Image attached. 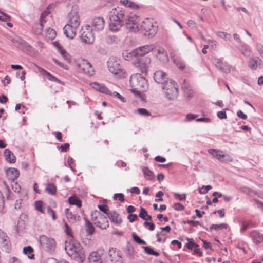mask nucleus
Instances as JSON below:
<instances>
[{
  "instance_id": "obj_1",
  "label": "nucleus",
  "mask_w": 263,
  "mask_h": 263,
  "mask_svg": "<svg viewBox=\"0 0 263 263\" xmlns=\"http://www.w3.org/2000/svg\"><path fill=\"white\" fill-rule=\"evenodd\" d=\"M65 249L67 254L72 259L79 263L84 262L85 255L84 250L80 243L74 240L66 242Z\"/></svg>"
},
{
  "instance_id": "obj_2",
  "label": "nucleus",
  "mask_w": 263,
  "mask_h": 263,
  "mask_svg": "<svg viewBox=\"0 0 263 263\" xmlns=\"http://www.w3.org/2000/svg\"><path fill=\"white\" fill-rule=\"evenodd\" d=\"M109 27L111 31L119 30L124 24L125 14L122 11L112 9L109 13Z\"/></svg>"
},
{
  "instance_id": "obj_3",
  "label": "nucleus",
  "mask_w": 263,
  "mask_h": 263,
  "mask_svg": "<svg viewBox=\"0 0 263 263\" xmlns=\"http://www.w3.org/2000/svg\"><path fill=\"white\" fill-rule=\"evenodd\" d=\"M162 88L165 91L166 96L170 100H174L178 96L177 84L172 80L170 79L168 82L164 83Z\"/></svg>"
},
{
  "instance_id": "obj_4",
  "label": "nucleus",
  "mask_w": 263,
  "mask_h": 263,
  "mask_svg": "<svg viewBox=\"0 0 263 263\" xmlns=\"http://www.w3.org/2000/svg\"><path fill=\"white\" fill-rule=\"evenodd\" d=\"M141 28L142 31H145L144 34L149 38L154 37L157 31V26H154L152 21L148 18L142 22Z\"/></svg>"
},
{
  "instance_id": "obj_5",
  "label": "nucleus",
  "mask_w": 263,
  "mask_h": 263,
  "mask_svg": "<svg viewBox=\"0 0 263 263\" xmlns=\"http://www.w3.org/2000/svg\"><path fill=\"white\" fill-rule=\"evenodd\" d=\"M130 82L137 87V89H140L141 91H145L148 87L147 80L141 74H136L132 76L130 79Z\"/></svg>"
},
{
  "instance_id": "obj_6",
  "label": "nucleus",
  "mask_w": 263,
  "mask_h": 263,
  "mask_svg": "<svg viewBox=\"0 0 263 263\" xmlns=\"http://www.w3.org/2000/svg\"><path fill=\"white\" fill-rule=\"evenodd\" d=\"M39 241L41 247L45 251L49 252L54 251L56 245L54 239L43 235L40 236Z\"/></svg>"
},
{
  "instance_id": "obj_7",
  "label": "nucleus",
  "mask_w": 263,
  "mask_h": 263,
  "mask_svg": "<svg viewBox=\"0 0 263 263\" xmlns=\"http://www.w3.org/2000/svg\"><path fill=\"white\" fill-rule=\"evenodd\" d=\"M155 49V45L153 44L146 45L134 49L131 52L129 53V54L130 55V57L138 56L140 57H144V55L145 54L153 51Z\"/></svg>"
},
{
  "instance_id": "obj_8",
  "label": "nucleus",
  "mask_w": 263,
  "mask_h": 263,
  "mask_svg": "<svg viewBox=\"0 0 263 263\" xmlns=\"http://www.w3.org/2000/svg\"><path fill=\"white\" fill-rule=\"evenodd\" d=\"M151 63V59L148 57H140L134 64L139 70L143 73H146L148 71V66Z\"/></svg>"
},
{
  "instance_id": "obj_9",
  "label": "nucleus",
  "mask_w": 263,
  "mask_h": 263,
  "mask_svg": "<svg viewBox=\"0 0 263 263\" xmlns=\"http://www.w3.org/2000/svg\"><path fill=\"white\" fill-rule=\"evenodd\" d=\"M92 28L89 25H86L85 30H83L80 35L83 42L86 44H92L95 37L92 33Z\"/></svg>"
},
{
  "instance_id": "obj_10",
  "label": "nucleus",
  "mask_w": 263,
  "mask_h": 263,
  "mask_svg": "<svg viewBox=\"0 0 263 263\" xmlns=\"http://www.w3.org/2000/svg\"><path fill=\"white\" fill-rule=\"evenodd\" d=\"M68 17L69 22L67 25L77 28L80 25V17L77 6L72 7V10L68 13Z\"/></svg>"
},
{
  "instance_id": "obj_11",
  "label": "nucleus",
  "mask_w": 263,
  "mask_h": 263,
  "mask_svg": "<svg viewBox=\"0 0 263 263\" xmlns=\"http://www.w3.org/2000/svg\"><path fill=\"white\" fill-rule=\"evenodd\" d=\"M107 65L108 70L112 74L117 75L118 77L122 76L123 74L122 70L117 61L110 60L107 62Z\"/></svg>"
},
{
  "instance_id": "obj_12",
  "label": "nucleus",
  "mask_w": 263,
  "mask_h": 263,
  "mask_svg": "<svg viewBox=\"0 0 263 263\" xmlns=\"http://www.w3.org/2000/svg\"><path fill=\"white\" fill-rule=\"evenodd\" d=\"M104 250L99 248L97 251L91 252L88 256L89 263H102V257L104 255Z\"/></svg>"
},
{
  "instance_id": "obj_13",
  "label": "nucleus",
  "mask_w": 263,
  "mask_h": 263,
  "mask_svg": "<svg viewBox=\"0 0 263 263\" xmlns=\"http://www.w3.org/2000/svg\"><path fill=\"white\" fill-rule=\"evenodd\" d=\"M0 247L2 250L6 252H9L11 248L9 237L1 229H0Z\"/></svg>"
},
{
  "instance_id": "obj_14",
  "label": "nucleus",
  "mask_w": 263,
  "mask_h": 263,
  "mask_svg": "<svg viewBox=\"0 0 263 263\" xmlns=\"http://www.w3.org/2000/svg\"><path fill=\"white\" fill-rule=\"evenodd\" d=\"M98 215L99 218H96V219H95L96 221L95 222V225L97 227H98L101 229H106L109 226V221L107 220V217L101 213H98Z\"/></svg>"
},
{
  "instance_id": "obj_15",
  "label": "nucleus",
  "mask_w": 263,
  "mask_h": 263,
  "mask_svg": "<svg viewBox=\"0 0 263 263\" xmlns=\"http://www.w3.org/2000/svg\"><path fill=\"white\" fill-rule=\"evenodd\" d=\"M121 252L119 250H116V249L111 248L109 251V256L110 258V261L112 263H122L123 259L121 255Z\"/></svg>"
},
{
  "instance_id": "obj_16",
  "label": "nucleus",
  "mask_w": 263,
  "mask_h": 263,
  "mask_svg": "<svg viewBox=\"0 0 263 263\" xmlns=\"http://www.w3.org/2000/svg\"><path fill=\"white\" fill-rule=\"evenodd\" d=\"M154 79L156 82L161 83L163 85L170 81L167 78L166 73L161 70L157 71L154 73Z\"/></svg>"
},
{
  "instance_id": "obj_17",
  "label": "nucleus",
  "mask_w": 263,
  "mask_h": 263,
  "mask_svg": "<svg viewBox=\"0 0 263 263\" xmlns=\"http://www.w3.org/2000/svg\"><path fill=\"white\" fill-rule=\"evenodd\" d=\"M92 30L99 31L102 30L104 28V21L101 17L94 18L91 23Z\"/></svg>"
},
{
  "instance_id": "obj_18",
  "label": "nucleus",
  "mask_w": 263,
  "mask_h": 263,
  "mask_svg": "<svg viewBox=\"0 0 263 263\" xmlns=\"http://www.w3.org/2000/svg\"><path fill=\"white\" fill-rule=\"evenodd\" d=\"M44 13H42L41 14L40 19V23H36L34 25L33 27V29L34 30V33L37 35H40L42 34L43 31V22H46L44 20L45 16L44 15Z\"/></svg>"
},
{
  "instance_id": "obj_19",
  "label": "nucleus",
  "mask_w": 263,
  "mask_h": 263,
  "mask_svg": "<svg viewBox=\"0 0 263 263\" xmlns=\"http://www.w3.org/2000/svg\"><path fill=\"white\" fill-rule=\"evenodd\" d=\"M250 236L254 243L256 244L263 242V234L256 230L252 231Z\"/></svg>"
},
{
  "instance_id": "obj_20",
  "label": "nucleus",
  "mask_w": 263,
  "mask_h": 263,
  "mask_svg": "<svg viewBox=\"0 0 263 263\" xmlns=\"http://www.w3.org/2000/svg\"><path fill=\"white\" fill-rule=\"evenodd\" d=\"M77 28H74L71 26L66 24L63 28L64 33L67 37L70 39H73L76 34Z\"/></svg>"
},
{
  "instance_id": "obj_21",
  "label": "nucleus",
  "mask_w": 263,
  "mask_h": 263,
  "mask_svg": "<svg viewBox=\"0 0 263 263\" xmlns=\"http://www.w3.org/2000/svg\"><path fill=\"white\" fill-rule=\"evenodd\" d=\"M6 174L8 178L14 181L19 176V171L15 168H9L6 170Z\"/></svg>"
},
{
  "instance_id": "obj_22",
  "label": "nucleus",
  "mask_w": 263,
  "mask_h": 263,
  "mask_svg": "<svg viewBox=\"0 0 263 263\" xmlns=\"http://www.w3.org/2000/svg\"><path fill=\"white\" fill-rule=\"evenodd\" d=\"M12 42L13 43L14 45L17 48L24 49L25 47H28V44L21 37L15 36L12 39ZM29 48H30L29 47Z\"/></svg>"
},
{
  "instance_id": "obj_23",
  "label": "nucleus",
  "mask_w": 263,
  "mask_h": 263,
  "mask_svg": "<svg viewBox=\"0 0 263 263\" xmlns=\"http://www.w3.org/2000/svg\"><path fill=\"white\" fill-rule=\"evenodd\" d=\"M137 18L134 16L125 15L124 23L126 24L127 28L133 30L134 29V25L136 24Z\"/></svg>"
},
{
  "instance_id": "obj_24",
  "label": "nucleus",
  "mask_w": 263,
  "mask_h": 263,
  "mask_svg": "<svg viewBox=\"0 0 263 263\" xmlns=\"http://www.w3.org/2000/svg\"><path fill=\"white\" fill-rule=\"evenodd\" d=\"M107 215L110 221L117 225L122 221L121 218L119 217V214L115 211H110Z\"/></svg>"
},
{
  "instance_id": "obj_25",
  "label": "nucleus",
  "mask_w": 263,
  "mask_h": 263,
  "mask_svg": "<svg viewBox=\"0 0 263 263\" xmlns=\"http://www.w3.org/2000/svg\"><path fill=\"white\" fill-rule=\"evenodd\" d=\"M38 69L41 73H42L44 76H47L48 77V79L52 81L56 82L60 84L64 85V83L61 81L60 79L55 77L54 76L51 74L49 72L47 71L46 70L38 67Z\"/></svg>"
},
{
  "instance_id": "obj_26",
  "label": "nucleus",
  "mask_w": 263,
  "mask_h": 263,
  "mask_svg": "<svg viewBox=\"0 0 263 263\" xmlns=\"http://www.w3.org/2000/svg\"><path fill=\"white\" fill-rule=\"evenodd\" d=\"M85 222V228L87 235H92L95 232V227L92 223L86 217H84Z\"/></svg>"
},
{
  "instance_id": "obj_27",
  "label": "nucleus",
  "mask_w": 263,
  "mask_h": 263,
  "mask_svg": "<svg viewBox=\"0 0 263 263\" xmlns=\"http://www.w3.org/2000/svg\"><path fill=\"white\" fill-rule=\"evenodd\" d=\"M157 58L160 61L165 62L168 61L167 52L163 48H160L157 50Z\"/></svg>"
},
{
  "instance_id": "obj_28",
  "label": "nucleus",
  "mask_w": 263,
  "mask_h": 263,
  "mask_svg": "<svg viewBox=\"0 0 263 263\" xmlns=\"http://www.w3.org/2000/svg\"><path fill=\"white\" fill-rule=\"evenodd\" d=\"M4 155L5 160L11 163H13L16 162V157L11 151L8 149L5 150Z\"/></svg>"
},
{
  "instance_id": "obj_29",
  "label": "nucleus",
  "mask_w": 263,
  "mask_h": 263,
  "mask_svg": "<svg viewBox=\"0 0 263 263\" xmlns=\"http://www.w3.org/2000/svg\"><path fill=\"white\" fill-rule=\"evenodd\" d=\"M237 48L245 57H249L251 54V51L249 49L248 46L246 44L240 43L237 46Z\"/></svg>"
},
{
  "instance_id": "obj_30",
  "label": "nucleus",
  "mask_w": 263,
  "mask_h": 263,
  "mask_svg": "<svg viewBox=\"0 0 263 263\" xmlns=\"http://www.w3.org/2000/svg\"><path fill=\"white\" fill-rule=\"evenodd\" d=\"M262 62L261 59L257 57L251 59L249 63V67L253 70H255L257 68L258 65H260Z\"/></svg>"
},
{
  "instance_id": "obj_31",
  "label": "nucleus",
  "mask_w": 263,
  "mask_h": 263,
  "mask_svg": "<svg viewBox=\"0 0 263 263\" xmlns=\"http://www.w3.org/2000/svg\"><path fill=\"white\" fill-rule=\"evenodd\" d=\"M68 202L70 204L76 205L79 208H80L82 206V202L81 200L75 195H73L69 197Z\"/></svg>"
},
{
  "instance_id": "obj_32",
  "label": "nucleus",
  "mask_w": 263,
  "mask_h": 263,
  "mask_svg": "<svg viewBox=\"0 0 263 263\" xmlns=\"http://www.w3.org/2000/svg\"><path fill=\"white\" fill-rule=\"evenodd\" d=\"M33 252V249L30 246L24 247L23 250V253L28 255V257L31 259H32L34 258V254L32 253Z\"/></svg>"
},
{
  "instance_id": "obj_33",
  "label": "nucleus",
  "mask_w": 263,
  "mask_h": 263,
  "mask_svg": "<svg viewBox=\"0 0 263 263\" xmlns=\"http://www.w3.org/2000/svg\"><path fill=\"white\" fill-rule=\"evenodd\" d=\"M45 191L49 194L54 195L57 193V187L52 183L47 184Z\"/></svg>"
},
{
  "instance_id": "obj_34",
  "label": "nucleus",
  "mask_w": 263,
  "mask_h": 263,
  "mask_svg": "<svg viewBox=\"0 0 263 263\" xmlns=\"http://www.w3.org/2000/svg\"><path fill=\"white\" fill-rule=\"evenodd\" d=\"M142 171L147 179L152 180L154 179V173L147 167L143 166L142 167Z\"/></svg>"
},
{
  "instance_id": "obj_35",
  "label": "nucleus",
  "mask_w": 263,
  "mask_h": 263,
  "mask_svg": "<svg viewBox=\"0 0 263 263\" xmlns=\"http://www.w3.org/2000/svg\"><path fill=\"white\" fill-rule=\"evenodd\" d=\"M239 190L241 192L252 196L253 195H256L257 194L256 191H253L251 189L247 186H241L239 188Z\"/></svg>"
},
{
  "instance_id": "obj_36",
  "label": "nucleus",
  "mask_w": 263,
  "mask_h": 263,
  "mask_svg": "<svg viewBox=\"0 0 263 263\" xmlns=\"http://www.w3.org/2000/svg\"><path fill=\"white\" fill-rule=\"evenodd\" d=\"M208 152L219 160H222V159L225 157V155L220 154L219 151L217 150L210 149L208 150Z\"/></svg>"
},
{
  "instance_id": "obj_37",
  "label": "nucleus",
  "mask_w": 263,
  "mask_h": 263,
  "mask_svg": "<svg viewBox=\"0 0 263 263\" xmlns=\"http://www.w3.org/2000/svg\"><path fill=\"white\" fill-rule=\"evenodd\" d=\"M142 247L144 249L145 252L147 254L155 256H158L160 255L159 252L154 251L153 248L149 246H142Z\"/></svg>"
},
{
  "instance_id": "obj_38",
  "label": "nucleus",
  "mask_w": 263,
  "mask_h": 263,
  "mask_svg": "<svg viewBox=\"0 0 263 263\" xmlns=\"http://www.w3.org/2000/svg\"><path fill=\"white\" fill-rule=\"evenodd\" d=\"M228 226L226 224V223H221V224H212L210 228H209V231H212L213 230H218V229H227Z\"/></svg>"
},
{
  "instance_id": "obj_39",
  "label": "nucleus",
  "mask_w": 263,
  "mask_h": 263,
  "mask_svg": "<svg viewBox=\"0 0 263 263\" xmlns=\"http://www.w3.org/2000/svg\"><path fill=\"white\" fill-rule=\"evenodd\" d=\"M217 35L218 37L222 38L226 41H231L232 37L230 34L225 32L219 31L217 32Z\"/></svg>"
},
{
  "instance_id": "obj_40",
  "label": "nucleus",
  "mask_w": 263,
  "mask_h": 263,
  "mask_svg": "<svg viewBox=\"0 0 263 263\" xmlns=\"http://www.w3.org/2000/svg\"><path fill=\"white\" fill-rule=\"evenodd\" d=\"M216 67L224 73H228L230 71V67L222 63L220 64L218 63L216 65Z\"/></svg>"
},
{
  "instance_id": "obj_41",
  "label": "nucleus",
  "mask_w": 263,
  "mask_h": 263,
  "mask_svg": "<svg viewBox=\"0 0 263 263\" xmlns=\"http://www.w3.org/2000/svg\"><path fill=\"white\" fill-rule=\"evenodd\" d=\"M67 218L72 220L73 222L79 221L81 217L77 214H73L72 212L67 213Z\"/></svg>"
},
{
  "instance_id": "obj_42",
  "label": "nucleus",
  "mask_w": 263,
  "mask_h": 263,
  "mask_svg": "<svg viewBox=\"0 0 263 263\" xmlns=\"http://www.w3.org/2000/svg\"><path fill=\"white\" fill-rule=\"evenodd\" d=\"M132 238L134 241H135L137 243L140 245H145L146 244V242L141 239L138 235H137L135 233H132Z\"/></svg>"
},
{
  "instance_id": "obj_43",
  "label": "nucleus",
  "mask_w": 263,
  "mask_h": 263,
  "mask_svg": "<svg viewBox=\"0 0 263 263\" xmlns=\"http://www.w3.org/2000/svg\"><path fill=\"white\" fill-rule=\"evenodd\" d=\"M43 202L41 200L36 201L35 202V206L36 209L42 213H44L45 211L43 209Z\"/></svg>"
},
{
  "instance_id": "obj_44",
  "label": "nucleus",
  "mask_w": 263,
  "mask_h": 263,
  "mask_svg": "<svg viewBox=\"0 0 263 263\" xmlns=\"http://www.w3.org/2000/svg\"><path fill=\"white\" fill-rule=\"evenodd\" d=\"M173 61L174 63L177 65V67H178L179 68H180L181 70H183L185 68V64L183 62H182L179 59H178L177 58H174L173 59Z\"/></svg>"
},
{
  "instance_id": "obj_45",
  "label": "nucleus",
  "mask_w": 263,
  "mask_h": 263,
  "mask_svg": "<svg viewBox=\"0 0 263 263\" xmlns=\"http://www.w3.org/2000/svg\"><path fill=\"white\" fill-rule=\"evenodd\" d=\"M47 34L49 39L53 40L55 37L56 32L53 29L49 28L47 30Z\"/></svg>"
},
{
  "instance_id": "obj_46",
  "label": "nucleus",
  "mask_w": 263,
  "mask_h": 263,
  "mask_svg": "<svg viewBox=\"0 0 263 263\" xmlns=\"http://www.w3.org/2000/svg\"><path fill=\"white\" fill-rule=\"evenodd\" d=\"M137 112L141 116H150L151 114L145 108H141L137 109Z\"/></svg>"
},
{
  "instance_id": "obj_47",
  "label": "nucleus",
  "mask_w": 263,
  "mask_h": 263,
  "mask_svg": "<svg viewBox=\"0 0 263 263\" xmlns=\"http://www.w3.org/2000/svg\"><path fill=\"white\" fill-rule=\"evenodd\" d=\"M98 208L101 211L103 212L105 214H106L107 215H108L110 212L108 207L106 204H99L98 205Z\"/></svg>"
},
{
  "instance_id": "obj_48",
  "label": "nucleus",
  "mask_w": 263,
  "mask_h": 263,
  "mask_svg": "<svg viewBox=\"0 0 263 263\" xmlns=\"http://www.w3.org/2000/svg\"><path fill=\"white\" fill-rule=\"evenodd\" d=\"M212 189V186L210 185H203L202 187L199 188V193L201 194H206L209 190H211Z\"/></svg>"
},
{
  "instance_id": "obj_49",
  "label": "nucleus",
  "mask_w": 263,
  "mask_h": 263,
  "mask_svg": "<svg viewBox=\"0 0 263 263\" xmlns=\"http://www.w3.org/2000/svg\"><path fill=\"white\" fill-rule=\"evenodd\" d=\"M147 211L143 207L140 206L139 216L142 219H145V217L147 215Z\"/></svg>"
},
{
  "instance_id": "obj_50",
  "label": "nucleus",
  "mask_w": 263,
  "mask_h": 263,
  "mask_svg": "<svg viewBox=\"0 0 263 263\" xmlns=\"http://www.w3.org/2000/svg\"><path fill=\"white\" fill-rule=\"evenodd\" d=\"M197 117H198L197 115L193 114H191V113L187 114L186 115V117H185L184 121L185 122L191 121L195 119Z\"/></svg>"
},
{
  "instance_id": "obj_51",
  "label": "nucleus",
  "mask_w": 263,
  "mask_h": 263,
  "mask_svg": "<svg viewBox=\"0 0 263 263\" xmlns=\"http://www.w3.org/2000/svg\"><path fill=\"white\" fill-rule=\"evenodd\" d=\"M143 225L145 227H148V229L151 231H154L155 228V225L154 223L148 222V221H144L143 223Z\"/></svg>"
},
{
  "instance_id": "obj_52",
  "label": "nucleus",
  "mask_w": 263,
  "mask_h": 263,
  "mask_svg": "<svg viewBox=\"0 0 263 263\" xmlns=\"http://www.w3.org/2000/svg\"><path fill=\"white\" fill-rule=\"evenodd\" d=\"M183 223H187L192 225L193 227H196L197 225L203 226L202 224L198 221H194L192 220H188L186 221H183Z\"/></svg>"
},
{
  "instance_id": "obj_53",
  "label": "nucleus",
  "mask_w": 263,
  "mask_h": 263,
  "mask_svg": "<svg viewBox=\"0 0 263 263\" xmlns=\"http://www.w3.org/2000/svg\"><path fill=\"white\" fill-rule=\"evenodd\" d=\"M85 68H87L88 69L87 71H85V73L88 72L89 74L92 75L91 72H93V70H92V65L89 62L86 63L85 65V67L83 68L84 70H85Z\"/></svg>"
},
{
  "instance_id": "obj_54",
  "label": "nucleus",
  "mask_w": 263,
  "mask_h": 263,
  "mask_svg": "<svg viewBox=\"0 0 263 263\" xmlns=\"http://www.w3.org/2000/svg\"><path fill=\"white\" fill-rule=\"evenodd\" d=\"M225 110H228V108L224 109V110L218 111L217 113V117L220 119H225L227 118V114Z\"/></svg>"
},
{
  "instance_id": "obj_55",
  "label": "nucleus",
  "mask_w": 263,
  "mask_h": 263,
  "mask_svg": "<svg viewBox=\"0 0 263 263\" xmlns=\"http://www.w3.org/2000/svg\"><path fill=\"white\" fill-rule=\"evenodd\" d=\"M117 40V37L115 35H108L106 39V41L108 44H112L115 43Z\"/></svg>"
},
{
  "instance_id": "obj_56",
  "label": "nucleus",
  "mask_w": 263,
  "mask_h": 263,
  "mask_svg": "<svg viewBox=\"0 0 263 263\" xmlns=\"http://www.w3.org/2000/svg\"><path fill=\"white\" fill-rule=\"evenodd\" d=\"M70 147V145L68 143H66L61 146H58L57 148L58 149H61L62 152H66L67 151Z\"/></svg>"
},
{
  "instance_id": "obj_57",
  "label": "nucleus",
  "mask_w": 263,
  "mask_h": 263,
  "mask_svg": "<svg viewBox=\"0 0 263 263\" xmlns=\"http://www.w3.org/2000/svg\"><path fill=\"white\" fill-rule=\"evenodd\" d=\"M52 60L54 61L55 63H56L58 66L63 68L64 69L67 70L68 69V66L66 65H65L64 63L59 61L55 58H53Z\"/></svg>"
},
{
  "instance_id": "obj_58",
  "label": "nucleus",
  "mask_w": 263,
  "mask_h": 263,
  "mask_svg": "<svg viewBox=\"0 0 263 263\" xmlns=\"http://www.w3.org/2000/svg\"><path fill=\"white\" fill-rule=\"evenodd\" d=\"M4 209V197L2 192H0V213L3 212Z\"/></svg>"
},
{
  "instance_id": "obj_59",
  "label": "nucleus",
  "mask_w": 263,
  "mask_h": 263,
  "mask_svg": "<svg viewBox=\"0 0 263 263\" xmlns=\"http://www.w3.org/2000/svg\"><path fill=\"white\" fill-rule=\"evenodd\" d=\"M127 219L130 222H133L137 220L138 216L136 214H130L128 215Z\"/></svg>"
},
{
  "instance_id": "obj_60",
  "label": "nucleus",
  "mask_w": 263,
  "mask_h": 263,
  "mask_svg": "<svg viewBox=\"0 0 263 263\" xmlns=\"http://www.w3.org/2000/svg\"><path fill=\"white\" fill-rule=\"evenodd\" d=\"M100 92L105 94L109 95L110 96H112V92L106 87L102 85V86L101 87Z\"/></svg>"
},
{
  "instance_id": "obj_61",
  "label": "nucleus",
  "mask_w": 263,
  "mask_h": 263,
  "mask_svg": "<svg viewBox=\"0 0 263 263\" xmlns=\"http://www.w3.org/2000/svg\"><path fill=\"white\" fill-rule=\"evenodd\" d=\"M113 197L114 199L119 198V200L122 202L124 201V195L122 193L115 194Z\"/></svg>"
},
{
  "instance_id": "obj_62",
  "label": "nucleus",
  "mask_w": 263,
  "mask_h": 263,
  "mask_svg": "<svg viewBox=\"0 0 263 263\" xmlns=\"http://www.w3.org/2000/svg\"><path fill=\"white\" fill-rule=\"evenodd\" d=\"M187 240L188 241V242L186 243L185 247L189 250H192L194 242L193 239L192 238H187Z\"/></svg>"
},
{
  "instance_id": "obj_63",
  "label": "nucleus",
  "mask_w": 263,
  "mask_h": 263,
  "mask_svg": "<svg viewBox=\"0 0 263 263\" xmlns=\"http://www.w3.org/2000/svg\"><path fill=\"white\" fill-rule=\"evenodd\" d=\"M112 96H114L118 98H119L122 102H125L126 101L125 98L122 97L119 93L114 91L112 92Z\"/></svg>"
},
{
  "instance_id": "obj_64",
  "label": "nucleus",
  "mask_w": 263,
  "mask_h": 263,
  "mask_svg": "<svg viewBox=\"0 0 263 263\" xmlns=\"http://www.w3.org/2000/svg\"><path fill=\"white\" fill-rule=\"evenodd\" d=\"M174 209L177 211H182L184 209V206L180 203H176L173 206Z\"/></svg>"
}]
</instances>
